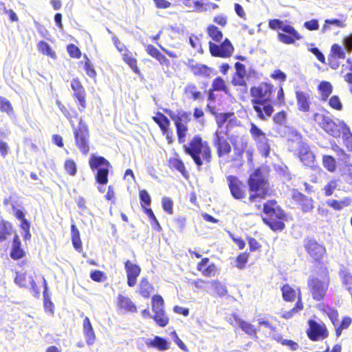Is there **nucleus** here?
Here are the masks:
<instances>
[{
  "instance_id": "nucleus-56",
  "label": "nucleus",
  "mask_w": 352,
  "mask_h": 352,
  "mask_svg": "<svg viewBox=\"0 0 352 352\" xmlns=\"http://www.w3.org/2000/svg\"><path fill=\"white\" fill-rule=\"evenodd\" d=\"M186 94H190L193 100H198L201 96V92L197 90V87L194 84H189L185 88Z\"/></svg>"
},
{
  "instance_id": "nucleus-34",
  "label": "nucleus",
  "mask_w": 352,
  "mask_h": 352,
  "mask_svg": "<svg viewBox=\"0 0 352 352\" xmlns=\"http://www.w3.org/2000/svg\"><path fill=\"white\" fill-rule=\"evenodd\" d=\"M153 119L159 125L163 134L166 133L170 125V121L168 118L163 113L158 112L157 116H154Z\"/></svg>"
},
{
  "instance_id": "nucleus-20",
  "label": "nucleus",
  "mask_w": 352,
  "mask_h": 352,
  "mask_svg": "<svg viewBox=\"0 0 352 352\" xmlns=\"http://www.w3.org/2000/svg\"><path fill=\"white\" fill-rule=\"evenodd\" d=\"M296 99L298 109L302 112H309L311 107V98L308 93L297 91H296Z\"/></svg>"
},
{
  "instance_id": "nucleus-45",
  "label": "nucleus",
  "mask_w": 352,
  "mask_h": 352,
  "mask_svg": "<svg viewBox=\"0 0 352 352\" xmlns=\"http://www.w3.org/2000/svg\"><path fill=\"white\" fill-rule=\"evenodd\" d=\"M0 111L10 116L13 113V108L10 102L6 98L0 96Z\"/></svg>"
},
{
  "instance_id": "nucleus-43",
  "label": "nucleus",
  "mask_w": 352,
  "mask_h": 352,
  "mask_svg": "<svg viewBox=\"0 0 352 352\" xmlns=\"http://www.w3.org/2000/svg\"><path fill=\"white\" fill-rule=\"evenodd\" d=\"M164 302L160 295H155L152 298V310L153 313L164 311Z\"/></svg>"
},
{
  "instance_id": "nucleus-33",
  "label": "nucleus",
  "mask_w": 352,
  "mask_h": 352,
  "mask_svg": "<svg viewBox=\"0 0 352 352\" xmlns=\"http://www.w3.org/2000/svg\"><path fill=\"white\" fill-rule=\"evenodd\" d=\"M322 164L323 167L329 173H334L337 169L336 160L332 155H322Z\"/></svg>"
},
{
  "instance_id": "nucleus-29",
  "label": "nucleus",
  "mask_w": 352,
  "mask_h": 352,
  "mask_svg": "<svg viewBox=\"0 0 352 352\" xmlns=\"http://www.w3.org/2000/svg\"><path fill=\"white\" fill-rule=\"evenodd\" d=\"M341 124L343 144L349 151H352V133L349 127L343 121L341 122Z\"/></svg>"
},
{
  "instance_id": "nucleus-53",
  "label": "nucleus",
  "mask_w": 352,
  "mask_h": 352,
  "mask_svg": "<svg viewBox=\"0 0 352 352\" xmlns=\"http://www.w3.org/2000/svg\"><path fill=\"white\" fill-rule=\"evenodd\" d=\"M177 129V134L178 137V142L182 144L185 142V137L188 128L186 124L175 125Z\"/></svg>"
},
{
  "instance_id": "nucleus-2",
  "label": "nucleus",
  "mask_w": 352,
  "mask_h": 352,
  "mask_svg": "<svg viewBox=\"0 0 352 352\" xmlns=\"http://www.w3.org/2000/svg\"><path fill=\"white\" fill-rule=\"evenodd\" d=\"M183 148L185 153L192 157L199 169L203 165V160L207 163L211 162V149L208 142L203 141L199 135L195 136L188 144H184Z\"/></svg>"
},
{
  "instance_id": "nucleus-57",
  "label": "nucleus",
  "mask_w": 352,
  "mask_h": 352,
  "mask_svg": "<svg viewBox=\"0 0 352 352\" xmlns=\"http://www.w3.org/2000/svg\"><path fill=\"white\" fill-rule=\"evenodd\" d=\"M65 169L66 172L72 176H74L76 174L77 168L74 161L72 160H67L65 162Z\"/></svg>"
},
{
  "instance_id": "nucleus-1",
  "label": "nucleus",
  "mask_w": 352,
  "mask_h": 352,
  "mask_svg": "<svg viewBox=\"0 0 352 352\" xmlns=\"http://www.w3.org/2000/svg\"><path fill=\"white\" fill-rule=\"evenodd\" d=\"M330 283V272L325 263L312 267L311 274L307 279V289L314 300L322 301L324 299Z\"/></svg>"
},
{
  "instance_id": "nucleus-23",
  "label": "nucleus",
  "mask_w": 352,
  "mask_h": 352,
  "mask_svg": "<svg viewBox=\"0 0 352 352\" xmlns=\"http://www.w3.org/2000/svg\"><path fill=\"white\" fill-rule=\"evenodd\" d=\"M214 144L217 148V153L219 157L228 154L231 151V147L228 141L216 131L214 133Z\"/></svg>"
},
{
  "instance_id": "nucleus-46",
  "label": "nucleus",
  "mask_w": 352,
  "mask_h": 352,
  "mask_svg": "<svg viewBox=\"0 0 352 352\" xmlns=\"http://www.w3.org/2000/svg\"><path fill=\"white\" fill-rule=\"evenodd\" d=\"M38 50L43 54L51 58L56 56L55 53L52 50L50 45L45 41H40L38 43Z\"/></svg>"
},
{
  "instance_id": "nucleus-38",
  "label": "nucleus",
  "mask_w": 352,
  "mask_h": 352,
  "mask_svg": "<svg viewBox=\"0 0 352 352\" xmlns=\"http://www.w3.org/2000/svg\"><path fill=\"white\" fill-rule=\"evenodd\" d=\"M338 180L332 178L323 187L322 190L325 197L331 196L338 188Z\"/></svg>"
},
{
  "instance_id": "nucleus-39",
  "label": "nucleus",
  "mask_w": 352,
  "mask_h": 352,
  "mask_svg": "<svg viewBox=\"0 0 352 352\" xmlns=\"http://www.w3.org/2000/svg\"><path fill=\"white\" fill-rule=\"evenodd\" d=\"M330 56L334 58L344 59L346 57V52L344 49L337 43L331 45Z\"/></svg>"
},
{
  "instance_id": "nucleus-22",
  "label": "nucleus",
  "mask_w": 352,
  "mask_h": 352,
  "mask_svg": "<svg viewBox=\"0 0 352 352\" xmlns=\"http://www.w3.org/2000/svg\"><path fill=\"white\" fill-rule=\"evenodd\" d=\"M71 87L74 91V97L78 100V102L81 107L79 109L80 111H82L86 107L85 89L81 85L80 81L77 79L72 80Z\"/></svg>"
},
{
  "instance_id": "nucleus-19",
  "label": "nucleus",
  "mask_w": 352,
  "mask_h": 352,
  "mask_svg": "<svg viewBox=\"0 0 352 352\" xmlns=\"http://www.w3.org/2000/svg\"><path fill=\"white\" fill-rule=\"evenodd\" d=\"M116 306L120 311L135 313L137 308L135 303L128 296L118 294L116 298Z\"/></svg>"
},
{
  "instance_id": "nucleus-35",
  "label": "nucleus",
  "mask_w": 352,
  "mask_h": 352,
  "mask_svg": "<svg viewBox=\"0 0 352 352\" xmlns=\"http://www.w3.org/2000/svg\"><path fill=\"white\" fill-rule=\"evenodd\" d=\"M71 232L74 248L76 250L80 252L82 250V242L80 240V232L74 224L71 226Z\"/></svg>"
},
{
  "instance_id": "nucleus-50",
  "label": "nucleus",
  "mask_w": 352,
  "mask_h": 352,
  "mask_svg": "<svg viewBox=\"0 0 352 352\" xmlns=\"http://www.w3.org/2000/svg\"><path fill=\"white\" fill-rule=\"evenodd\" d=\"M239 326L243 331L251 336H254L256 333V329L254 326L243 320L239 321Z\"/></svg>"
},
{
  "instance_id": "nucleus-60",
  "label": "nucleus",
  "mask_w": 352,
  "mask_h": 352,
  "mask_svg": "<svg viewBox=\"0 0 352 352\" xmlns=\"http://www.w3.org/2000/svg\"><path fill=\"white\" fill-rule=\"evenodd\" d=\"M250 132L255 140H259L264 134L263 131L257 127V126L254 123H251Z\"/></svg>"
},
{
  "instance_id": "nucleus-24",
  "label": "nucleus",
  "mask_w": 352,
  "mask_h": 352,
  "mask_svg": "<svg viewBox=\"0 0 352 352\" xmlns=\"http://www.w3.org/2000/svg\"><path fill=\"white\" fill-rule=\"evenodd\" d=\"M318 310L323 314L326 315L330 321L331 322L332 324L336 327L337 324V322H338V318H339V312L338 311L328 305L322 304L318 306Z\"/></svg>"
},
{
  "instance_id": "nucleus-31",
  "label": "nucleus",
  "mask_w": 352,
  "mask_h": 352,
  "mask_svg": "<svg viewBox=\"0 0 352 352\" xmlns=\"http://www.w3.org/2000/svg\"><path fill=\"white\" fill-rule=\"evenodd\" d=\"M318 89L320 94V100L326 101L333 91V86L329 82L322 81L318 85Z\"/></svg>"
},
{
  "instance_id": "nucleus-26",
  "label": "nucleus",
  "mask_w": 352,
  "mask_h": 352,
  "mask_svg": "<svg viewBox=\"0 0 352 352\" xmlns=\"http://www.w3.org/2000/svg\"><path fill=\"white\" fill-rule=\"evenodd\" d=\"M83 333L87 344L92 345L95 342L96 335L88 317H85L83 320Z\"/></svg>"
},
{
  "instance_id": "nucleus-25",
  "label": "nucleus",
  "mask_w": 352,
  "mask_h": 352,
  "mask_svg": "<svg viewBox=\"0 0 352 352\" xmlns=\"http://www.w3.org/2000/svg\"><path fill=\"white\" fill-rule=\"evenodd\" d=\"M188 67L191 72L195 76H199L203 77H209L211 73V69L204 64L195 63L193 64V60H189Z\"/></svg>"
},
{
  "instance_id": "nucleus-10",
  "label": "nucleus",
  "mask_w": 352,
  "mask_h": 352,
  "mask_svg": "<svg viewBox=\"0 0 352 352\" xmlns=\"http://www.w3.org/2000/svg\"><path fill=\"white\" fill-rule=\"evenodd\" d=\"M74 128L76 145L81 153L87 155L89 151V131L86 124L80 119L78 128Z\"/></svg>"
},
{
  "instance_id": "nucleus-37",
  "label": "nucleus",
  "mask_w": 352,
  "mask_h": 352,
  "mask_svg": "<svg viewBox=\"0 0 352 352\" xmlns=\"http://www.w3.org/2000/svg\"><path fill=\"white\" fill-rule=\"evenodd\" d=\"M153 290V287L146 278H142L140 283V294L144 298H148Z\"/></svg>"
},
{
  "instance_id": "nucleus-49",
  "label": "nucleus",
  "mask_w": 352,
  "mask_h": 352,
  "mask_svg": "<svg viewBox=\"0 0 352 352\" xmlns=\"http://www.w3.org/2000/svg\"><path fill=\"white\" fill-rule=\"evenodd\" d=\"M208 283L213 289L216 291L217 294L219 296L222 297L227 294V290L226 287L223 285H222L219 281L212 280L208 282Z\"/></svg>"
},
{
  "instance_id": "nucleus-51",
  "label": "nucleus",
  "mask_w": 352,
  "mask_h": 352,
  "mask_svg": "<svg viewBox=\"0 0 352 352\" xmlns=\"http://www.w3.org/2000/svg\"><path fill=\"white\" fill-rule=\"evenodd\" d=\"M331 148L338 157H343L345 160L350 158V155L347 154L344 150L339 146L335 142L331 143Z\"/></svg>"
},
{
  "instance_id": "nucleus-14",
  "label": "nucleus",
  "mask_w": 352,
  "mask_h": 352,
  "mask_svg": "<svg viewBox=\"0 0 352 352\" xmlns=\"http://www.w3.org/2000/svg\"><path fill=\"white\" fill-rule=\"evenodd\" d=\"M292 199L297 207L304 213L309 212L314 209V200L303 193L294 190Z\"/></svg>"
},
{
  "instance_id": "nucleus-6",
  "label": "nucleus",
  "mask_w": 352,
  "mask_h": 352,
  "mask_svg": "<svg viewBox=\"0 0 352 352\" xmlns=\"http://www.w3.org/2000/svg\"><path fill=\"white\" fill-rule=\"evenodd\" d=\"M89 164L91 170L96 171V182L101 185L107 184L111 167L110 163L104 157L93 154L89 159Z\"/></svg>"
},
{
  "instance_id": "nucleus-28",
  "label": "nucleus",
  "mask_w": 352,
  "mask_h": 352,
  "mask_svg": "<svg viewBox=\"0 0 352 352\" xmlns=\"http://www.w3.org/2000/svg\"><path fill=\"white\" fill-rule=\"evenodd\" d=\"M21 241L17 234H15L13 238L12 245L10 251V257L14 260L21 258L25 252L21 248Z\"/></svg>"
},
{
  "instance_id": "nucleus-9",
  "label": "nucleus",
  "mask_w": 352,
  "mask_h": 352,
  "mask_svg": "<svg viewBox=\"0 0 352 352\" xmlns=\"http://www.w3.org/2000/svg\"><path fill=\"white\" fill-rule=\"evenodd\" d=\"M314 120L329 135L336 138L340 137L342 131L341 122L337 124L327 114L320 113H315L314 114Z\"/></svg>"
},
{
  "instance_id": "nucleus-7",
  "label": "nucleus",
  "mask_w": 352,
  "mask_h": 352,
  "mask_svg": "<svg viewBox=\"0 0 352 352\" xmlns=\"http://www.w3.org/2000/svg\"><path fill=\"white\" fill-rule=\"evenodd\" d=\"M304 248L315 264L314 266H320V263H325L322 259L327 256V252L323 243H320L315 239H306L304 241Z\"/></svg>"
},
{
  "instance_id": "nucleus-55",
  "label": "nucleus",
  "mask_w": 352,
  "mask_h": 352,
  "mask_svg": "<svg viewBox=\"0 0 352 352\" xmlns=\"http://www.w3.org/2000/svg\"><path fill=\"white\" fill-rule=\"evenodd\" d=\"M14 282L19 286L25 287L28 286V280L25 273L18 272L16 273Z\"/></svg>"
},
{
  "instance_id": "nucleus-11",
  "label": "nucleus",
  "mask_w": 352,
  "mask_h": 352,
  "mask_svg": "<svg viewBox=\"0 0 352 352\" xmlns=\"http://www.w3.org/2000/svg\"><path fill=\"white\" fill-rule=\"evenodd\" d=\"M307 323L309 327L306 333L310 340L317 342L323 340L329 336V330L324 323H318L313 319H309Z\"/></svg>"
},
{
  "instance_id": "nucleus-64",
  "label": "nucleus",
  "mask_w": 352,
  "mask_h": 352,
  "mask_svg": "<svg viewBox=\"0 0 352 352\" xmlns=\"http://www.w3.org/2000/svg\"><path fill=\"white\" fill-rule=\"evenodd\" d=\"M304 26L307 30L309 31H314L318 29L319 24L317 19H312L310 21H305L304 23Z\"/></svg>"
},
{
  "instance_id": "nucleus-44",
  "label": "nucleus",
  "mask_w": 352,
  "mask_h": 352,
  "mask_svg": "<svg viewBox=\"0 0 352 352\" xmlns=\"http://www.w3.org/2000/svg\"><path fill=\"white\" fill-rule=\"evenodd\" d=\"M207 32L210 37L216 42H220L223 38V34L221 31H220L219 28L214 25H209L207 28Z\"/></svg>"
},
{
  "instance_id": "nucleus-32",
  "label": "nucleus",
  "mask_w": 352,
  "mask_h": 352,
  "mask_svg": "<svg viewBox=\"0 0 352 352\" xmlns=\"http://www.w3.org/2000/svg\"><path fill=\"white\" fill-rule=\"evenodd\" d=\"M352 324V318L349 316H344L342 318L340 322L338 324L337 322L336 326L335 327V335L337 338L340 337L343 330H346Z\"/></svg>"
},
{
  "instance_id": "nucleus-30",
  "label": "nucleus",
  "mask_w": 352,
  "mask_h": 352,
  "mask_svg": "<svg viewBox=\"0 0 352 352\" xmlns=\"http://www.w3.org/2000/svg\"><path fill=\"white\" fill-rule=\"evenodd\" d=\"M351 202L352 200L350 197H344L341 201L337 199H329L327 201V204L329 207L331 208L334 210L340 211L343 208L351 205Z\"/></svg>"
},
{
  "instance_id": "nucleus-3",
  "label": "nucleus",
  "mask_w": 352,
  "mask_h": 352,
  "mask_svg": "<svg viewBox=\"0 0 352 352\" xmlns=\"http://www.w3.org/2000/svg\"><path fill=\"white\" fill-rule=\"evenodd\" d=\"M283 299L286 302H294V307L287 311L282 310L280 316L288 320L293 318L295 315L302 311L304 309V303L302 302V294L299 287H293L289 284H284L280 288Z\"/></svg>"
},
{
  "instance_id": "nucleus-48",
  "label": "nucleus",
  "mask_w": 352,
  "mask_h": 352,
  "mask_svg": "<svg viewBox=\"0 0 352 352\" xmlns=\"http://www.w3.org/2000/svg\"><path fill=\"white\" fill-rule=\"evenodd\" d=\"M344 168V170L341 173V176L347 184L352 186V164H345Z\"/></svg>"
},
{
  "instance_id": "nucleus-13",
  "label": "nucleus",
  "mask_w": 352,
  "mask_h": 352,
  "mask_svg": "<svg viewBox=\"0 0 352 352\" xmlns=\"http://www.w3.org/2000/svg\"><path fill=\"white\" fill-rule=\"evenodd\" d=\"M209 48L212 56L222 58L230 56L234 51L233 45L228 38L220 45L210 42Z\"/></svg>"
},
{
  "instance_id": "nucleus-52",
  "label": "nucleus",
  "mask_w": 352,
  "mask_h": 352,
  "mask_svg": "<svg viewBox=\"0 0 352 352\" xmlns=\"http://www.w3.org/2000/svg\"><path fill=\"white\" fill-rule=\"evenodd\" d=\"M328 103L331 108L336 111H341L343 108L341 100L338 96H331Z\"/></svg>"
},
{
  "instance_id": "nucleus-41",
  "label": "nucleus",
  "mask_w": 352,
  "mask_h": 352,
  "mask_svg": "<svg viewBox=\"0 0 352 352\" xmlns=\"http://www.w3.org/2000/svg\"><path fill=\"white\" fill-rule=\"evenodd\" d=\"M123 60L124 61L129 65V66L131 68V69L135 73V74H140V70L138 69V67L137 66V60L135 58H133L131 56V52H129L128 50H126L123 54Z\"/></svg>"
},
{
  "instance_id": "nucleus-62",
  "label": "nucleus",
  "mask_w": 352,
  "mask_h": 352,
  "mask_svg": "<svg viewBox=\"0 0 352 352\" xmlns=\"http://www.w3.org/2000/svg\"><path fill=\"white\" fill-rule=\"evenodd\" d=\"M285 25H286L284 24V22L279 19H276L270 20L269 21V27L274 30H277L279 29L283 30V28L285 27Z\"/></svg>"
},
{
  "instance_id": "nucleus-5",
  "label": "nucleus",
  "mask_w": 352,
  "mask_h": 352,
  "mask_svg": "<svg viewBox=\"0 0 352 352\" xmlns=\"http://www.w3.org/2000/svg\"><path fill=\"white\" fill-rule=\"evenodd\" d=\"M250 200L251 202H258L264 198V175L261 168H256L248 179Z\"/></svg>"
},
{
  "instance_id": "nucleus-36",
  "label": "nucleus",
  "mask_w": 352,
  "mask_h": 352,
  "mask_svg": "<svg viewBox=\"0 0 352 352\" xmlns=\"http://www.w3.org/2000/svg\"><path fill=\"white\" fill-rule=\"evenodd\" d=\"M340 277L342 285L346 287L347 291H352V274L349 270H342L340 272Z\"/></svg>"
},
{
  "instance_id": "nucleus-47",
  "label": "nucleus",
  "mask_w": 352,
  "mask_h": 352,
  "mask_svg": "<svg viewBox=\"0 0 352 352\" xmlns=\"http://www.w3.org/2000/svg\"><path fill=\"white\" fill-rule=\"evenodd\" d=\"M12 226L8 222H3L0 223V242L6 239L8 235L11 234Z\"/></svg>"
},
{
  "instance_id": "nucleus-42",
  "label": "nucleus",
  "mask_w": 352,
  "mask_h": 352,
  "mask_svg": "<svg viewBox=\"0 0 352 352\" xmlns=\"http://www.w3.org/2000/svg\"><path fill=\"white\" fill-rule=\"evenodd\" d=\"M152 318L160 327H166L169 322V319L166 316L165 311L154 313Z\"/></svg>"
},
{
  "instance_id": "nucleus-54",
  "label": "nucleus",
  "mask_w": 352,
  "mask_h": 352,
  "mask_svg": "<svg viewBox=\"0 0 352 352\" xmlns=\"http://www.w3.org/2000/svg\"><path fill=\"white\" fill-rule=\"evenodd\" d=\"M212 86L214 91H223L226 92V86L225 81L221 77L216 78L212 81Z\"/></svg>"
},
{
  "instance_id": "nucleus-59",
  "label": "nucleus",
  "mask_w": 352,
  "mask_h": 352,
  "mask_svg": "<svg viewBox=\"0 0 352 352\" xmlns=\"http://www.w3.org/2000/svg\"><path fill=\"white\" fill-rule=\"evenodd\" d=\"M287 120V114L285 111H280L276 113L274 117L273 120L278 124H284Z\"/></svg>"
},
{
  "instance_id": "nucleus-61",
  "label": "nucleus",
  "mask_w": 352,
  "mask_h": 352,
  "mask_svg": "<svg viewBox=\"0 0 352 352\" xmlns=\"http://www.w3.org/2000/svg\"><path fill=\"white\" fill-rule=\"evenodd\" d=\"M162 207L164 211L168 214H173V201L170 198L164 197L162 199Z\"/></svg>"
},
{
  "instance_id": "nucleus-21",
  "label": "nucleus",
  "mask_w": 352,
  "mask_h": 352,
  "mask_svg": "<svg viewBox=\"0 0 352 352\" xmlns=\"http://www.w3.org/2000/svg\"><path fill=\"white\" fill-rule=\"evenodd\" d=\"M164 112L166 113L170 116V118L174 121L175 125H186V124L191 119V113L190 112H186L182 110L174 112L169 109H164Z\"/></svg>"
},
{
  "instance_id": "nucleus-27",
  "label": "nucleus",
  "mask_w": 352,
  "mask_h": 352,
  "mask_svg": "<svg viewBox=\"0 0 352 352\" xmlns=\"http://www.w3.org/2000/svg\"><path fill=\"white\" fill-rule=\"evenodd\" d=\"M144 343L148 347L156 348L160 351H165L169 348L167 340L160 336H155L153 340H145Z\"/></svg>"
},
{
  "instance_id": "nucleus-8",
  "label": "nucleus",
  "mask_w": 352,
  "mask_h": 352,
  "mask_svg": "<svg viewBox=\"0 0 352 352\" xmlns=\"http://www.w3.org/2000/svg\"><path fill=\"white\" fill-rule=\"evenodd\" d=\"M276 91V89L273 85L265 83V115L270 116L274 111L273 105L280 107L285 104V99L283 88L279 86L276 94V99L274 98L273 94Z\"/></svg>"
},
{
  "instance_id": "nucleus-63",
  "label": "nucleus",
  "mask_w": 352,
  "mask_h": 352,
  "mask_svg": "<svg viewBox=\"0 0 352 352\" xmlns=\"http://www.w3.org/2000/svg\"><path fill=\"white\" fill-rule=\"evenodd\" d=\"M67 52L73 58H80L81 52L78 47L74 44H70L67 46Z\"/></svg>"
},
{
  "instance_id": "nucleus-15",
  "label": "nucleus",
  "mask_w": 352,
  "mask_h": 352,
  "mask_svg": "<svg viewBox=\"0 0 352 352\" xmlns=\"http://www.w3.org/2000/svg\"><path fill=\"white\" fill-rule=\"evenodd\" d=\"M250 93L252 98V103L254 110L258 117L264 120V114L263 113V110H264V94L262 88L253 87L250 90Z\"/></svg>"
},
{
  "instance_id": "nucleus-18",
  "label": "nucleus",
  "mask_w": 352,
  "mask_h": 352,
  "mask_svg": "<svg viewBox=\"0 0 352 352\" xmlns=\"http://www.w3.org/2000/svg\"><path fill=\"white\" fill-rule=\"evenodd\" d=\"M124 268L127 274V284L129 287H133L136 284V279L140 274V267L130 261L124 263Z\"/></svg>"
},
{
  "instance_id": "nucleus-17",
  "label": "nucleus",
  "mask_w": 352,
  "mask_h": 352,
  "mask_svg": "<svg viewBox=\"0 0 352 352\" xmlns=\"http://www.w3.org/2000/svg\"><path fill=\"white\" fill-rule=\"evenodd\" d=\"M227 181L233 197L236 199H243L245 197L243 184L236 177L232 175L227 177Z\"/></svg>"
},
{
  "instance_id": "nucleus-12",
  "label": "nucleus",
  "mask_w": 352,
  "mask_h": 352,
  "mask_svg": "<svg viewBox=\"0 0 352 352\" xmlns=\"http://www.w3.org/2000/svg\"><path fill=\"white\" fill-rule=\"evenodd\" d=\"M296 140L294 142L297 144V156L300 161L307 167H313L316 162V155L311 149L309 145L307 143L302 142L299 145V135L295 134Z\"/></svg>"
},
{
  "instance_id": "nucleus-4",
  "label": "nucleus",
  "mask_w": 352,
  "mask_h": 352,
  "mask_svg": "<svg viewBox=\"0 0 352 352\" xmlns=\"http://www.w3.org/2000/svg\"><path fill=\"white\" fill-rule=\"evenodd\" d=\"M265 223L274 231L282 230L285 228V214L277 204L276 201L270 200L265 203Z\"/></svg>"
},
{
  "instance_id": "nucleus-16",
  "label": "nucleus",
  "mask_w": 352,
  "mask_h": 352,
  "mask_svg": "<svg viewBox=\"0 0 352 352\" xmlns=\"http://www.w3.org/2000/svg\"><path fill=\"white\" fill-rule=\"evenodd\" d=\"M283 31L284 33H278V38L285 44H294L296 41H299L302 38L298 32L290 25L283 27Z\"/></svg>"
},
{
  "instance_id": "nucleus-58",
  "label": "nucleus",
  "mask_w": 352,
  "mask_h": 352,
  "mask_svg": "<svg viewBox=\"0 0 352 352\" xmlns=\"http://www.w3.org/2000/svg\"><path fill=\"white\" fill-rule=\"evenodd\" d=\"M140 199L141 205L143 208H144V206H149L151 205V199L146 190H142L140 191Z\"/></svg>"
},
{
  "instance_id": "nucleus-40",
  "label": "nucleus",
  "mask_w": 352,
  "mask_h": 352,
  "mask_svg": "<svg viewBox=\"0 0 352 352\" xmlns=\"http://www.w3.org/2000/svg\"><path fill=\"white\" fill-rule=\"evenodd\" d=\"M331 25H335L338 28H344L345 27V19L340 20L337 19H326L324 21V23L322 26V30L323 32L331 29Z\"/></svg>"
}]
</instances>
